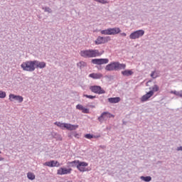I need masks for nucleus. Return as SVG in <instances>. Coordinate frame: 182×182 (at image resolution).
I'll return each instance as SVG.
<instances>
[{"label": "nucleus", "instance_id": "nucleus-1", "mask_svg": "<svg viewBox=\"0 0 182 182\" xmlns=\"http://www.w3.org/2000/svg\"><path fill=\"white\" fill-rule=\"evenodd\" d=\"M105 51L100 52L99 50L90 49L81 50L80 55L82 58H97L99 56H102V55H103Z\"/></svg>", "mask_w": 182, "mask_h": 182}, {"label": "nucleus", "instance_id": "nucleus-2", "mask_svg": "<svg viewBox=\"0 0 182 182\" xmlns=\"http://www.w3.org/2000/svg\"><path fill=\"white\" fill-rule=\"evenodd\" d=\"M122 69H126V64H122L119 62H112L105 67V70L108 72L122 70Z\"/></svg>", "mask_w": 182, "mask_h": 182}, {"label": "nucleus", "instance_id": "nucleus-3", "mask_svg": "<svg viewBox=\"0 0 182 182\" xmlns=\"http://www.w3.org/2000/svg\"><path fill=\"white\" fill-rule=\"evenodd\" d=\"M21 68L26 72H33L36 68L35 67V61H26L21 65Z\"/></svg>", "mask_w": 182, "mask_h": 182}, {"label": "nucleus", "instance_id": "nucleus-4", "mask_svg": "<svg viewBox=\"0 0 182 182\" xmlns=\"http://www.w3.org/2000/svg\"><path fill=\"white\" fill-rule=\"evenodd\" d=\"M122 32L120 28L115 27V28H109L105 30L101 31L102 35H117Z\"/></svg>", "mask_w": 182, "mask_h": 182}, {"label": "nucleus", "instance_id": "nucleus-5", "mask_svg": "<svg viewBox=\"0 0 182 182\" xmlns=\"http://www.w3.org/2000/svg\"><path fill=\"white\" fill-rule=\"evenodd\" d=\"M90 90L93 93H97V95H105L106 91L102 89V87L99 85H92L90 87Z\"/></svg>", "mask_w": 182, "mask_h": 182}, {"label": "nucleus", "instance_id": "nucleus-6", "mask_svg": "<svg viewBox=\"0 0 182 182\" xmlns=\"http://www.w3.org/2000/svg\"><path fill=\"white\" fill-rule=\"evenodd\" d=\"M144 35V30H138L132 32L129 35V39H139V38H141Z\"/></svg>", "mask_w": 182, "mask_h": 182}, {"label": "nucleus", "instance_id": "nucleus-7", "mask_svg": "<svg viewBox=\"0 0 182 182\" xmlns=\"http://www.w3.org/2000/svg\"><path fill=\"white\" fill-rule=\"evenodd\" d=\"M112 117H114V115L110 114L108 112H104L98 117V120L100 122V123H103V120H106L107 119H110Z\"/></svg>", "mask_w": 182, "mask_h": 182}, {"label": "nucleus", "instance_id": "nucleus-8", "mask_svg": "<svg viewBox=\"0 0 182 182\" xmlns=\"http://www.w3.org/2000/svg\"><path fill=\"white\" fill-rule=\"evenodd\" d=\"M93 65H106L109 63V59L107 58H95L92 60Z\"/></svg>", "mask_w": 182, "mask_h": 182}, {"label": "nucleus", "instance_id": "nucleus-9", "mask_svg": "<svg viewBox=\"0 0 182 182\" xmlns=\"http://www.w3.org/2000/svg\"><path fill=\"white\" fill-rule=\"evenodd\" d=\"M9 100L11 102H14V100H16L18 102V103H22V102H23V97L21 95H15L14 94H10Z\"/></svg>", "mask_w": 182, "mask_h": 182}, {"label": "nucleus", "instance_id": "nucleus-10", "mask_svg": "<svg viewBox=\"0 0 182 182\" xmlns=\"http://www.w3.org/2000/svg\"><path fill=\"white\" fill-rule=\"evenodd\" d=\"M79 164L77 166V168L80 171H86V168H85V167H87V166H89V164L85 161H79L78 162Z\"/></svg>", "mask_w": 182, "mask_h": 182}, {"label": "nucleus", "instance_id": "nucleus-11", "mask_svg": "<svg viewBox=\"0 0 182 182\" xmlns=\"http://www.w3.org/2000/svg\"><path fill=\"white\" fill-rule=\"evenodd\" d=\"M44 166H48V167H59L60 164L58 161H50L44 163Z\"/></svg>", "mask_w": 182, "mask_h": 182}, {"label": "nucleus", "instance_id": "nucleus-12", "mask_svg": "<svg viewBox=\"0 0 182 182\" xmlns=\"http://www.w3.org/2000/svg\"><path fill=\"white\" fill-rule=\"evenodd\" d=\"M151 96H153V91H149L141 97V102L142 103H144V102H147V100H149L150 97H151Z\"/></svg>", "mask_w": 182, "mask_h": 182}, {"label": "nucleus", "instance_id": "nucleus-13", "mask_svg": "<svg viewBox=\"0 0 182 182\" xmlns=\"http://www.w3.org/2000/svg\"><path fill=\"white\" fill-rule=\"evenodd\" d=\"M34 67L37 68H39L40 69H43L44 68H46V63L34 60Z\"/></svg>", "mask_w": 182, "mask_h": 182}, {"label": "nucleus", "instance_id": "nucleus-14", "mask_svg": "<svg viewBox=\"0 0 182 182\" xmlns=\"http://www.w3.org/2000/svg\"><path fill=\"white\" fill-rule=\"evenodd\" d=\"M70 171H72L71 168H60L58 170V174H70Z\"/></svg>", "mask_w": 182, "mask_h": 182}, {"label": "nucleus", "instance_id": "nucleus-15", "mask_svg": "<svg viewBox=\"0 0 182 182\" xmlns=\"http://www.w3.org/2000/svg\"><path fill=\"white\" fill-rule=\"evenodd\" d=\"M76 109L77 110H82V113H89V109L84 107V106L80 104L76 105Z\"/></svg>", "mask_w": 182, "mask_h": 182}, {"label": "nucleus", "instance_id": "nucleus-16", "mask_svg": "<svg viewBox=\"0 0 182 182\" xmlns=\"http://www.w3.org/2000/svg\"><path fill=\"white\" fill-rule=\"evenodd\" d=\"M102 43H106L105 37L99 36L95 41V45H102Z\"/></svg>", "mask_w": 182, "mask_h": 182}, {"label": "nucleus", "instance_id": "nucleus-17", "mask_svg": "<svg viewBox=\"0 0 182 182\" xmlns=\"http://www.w3.org/2000/svg\"><path fill=\"white\" fill-rule=\"evenodd\" d=\"M77 127H79V125H73L70 124H66L65 125V129H67V130H70V131L76 130Z\"/></svg>", "mask_w": 182, "mask_h": 182}, {"label": "nucleus", "instance_id": "nucleus-18", "mask_svg": "<svg viewBox=\"0 0 182 182\" xmlns=\"http://www.w3.org/2000/svg\"><path fill=\"white\" fill-rule=\"evenodd\" d=\"M90 77H92V79H101V77H103V75L101 73H91L89 75Z\"/></svg>", "mask_w": 182, "mask_h": 182}, {"label": "nucleus", "instance_id": "nucleus-19", "mask_svg": "<svg viewBox=\"0 0 182 182\" xmlns=\"http://www.w3.org/2000/svg\"><path fill=\"white\" fill-rule=\"evenodd\" d=\"M134 73H133V71L132 70H125L124 71H122V75H123V76H132L133 75Z\"/></svg>", "mask_w": 182, "mask_h": 182}, {"label": "nucleus", "instance_id": "nucleus-20", "mask_svg": "<svg viewBox=\"0 0 182 182\" xmlns=\"http://www.w3.org/2000/svg\"><path fill=\"white\" fill-rule=\"evenodd\" d=\"M108 102L109 103H119V102H120V97H116L108 98Z\"/></svg>", "mask_w": 182, "mask_h": 182}, {"label": "nucleus", "instance_id": "nucleus-21", "mask_svg": "<svg viewBox=\"0 0 182 182\" xmlns=\"http://www.w3.org/2000/svg\"><path fill=\"white\" fill-rule=\"evenodd\" d=\"M51 136L53 139H56V140H62V136L56 132H51Z\"/></svg>", "mask_w": 182, "mask_h": 182}, {"label": "nucleus", "instance_id": "nucleus-22", "mask_svg": "<svg viewBox=\"0 0 182 182\" xmlns=\"http://www.w3.org/2000/svg\"><path fill=\"white\" fill-rule=\"evenodd\" d=\"M54 124H55V126H58V127H60L61 129H66V124L65 123L56 122L54 123Z\"/></svg>", "mask_w": 182, "mask_h": 182}, {"label": "nucleus", "instance_id": "nucleus-23", "mask_svg": "<svg viewBox=\"0 0 182 182\" xmlns=\"http://www.w3.org/2000/svg\"><path fill=\"white\" fill-rule=\"evenodd\" d=\"M77 68H80V69H83V68L87 66V64L83 61H80V63H77Z\"/></svg>", "mask_w": 182, "mask_h": 182}, {"label": "nucleus", "instance_id": "nucleus-24", "mask_svg": "<svg viewBox=\"0 0 182 182\" xmlns=\"http://www.w3.org/2000/svg\"><path fill=\"white\" fill-rule=\"evenodd\" d=\"M141 180H142L143 181H145V182H149V181H151V176H141L140 177Z\"/></svg>", "mask_w": 182, "mask_h": 182}, {"label": "nucleus", "instance_id": "nucleus-25", "mask_svg": "<svg viewBox=\"0 0 182 182\" xmlns=\"http://www.w3.org/2000/svg\"><path fill=\"white\" fill-rule=\"evenodd\" d=\"M79 161H73L71 162H68L69 166H70V167H77V164H79Z\"/></svg>", "mask_w": 182, "mask_h": 182}, {"label": "nucleus", "instance_id": "nucleus-26", "mask_svg": "<svg viewBox=\"0 0 182 182\" xmlns=\"http://www.w3.org/2000/svg\"><path fill=\"white\" fill-rule=\"evenodd\" d=\"M85 139H89L90 140L92 139H96V136H94L93 134H86L85 135Z\"/></svg>", "mask_w": 182, "mask_h": 182}, {"label": "nucleus", "instance_id": "nucleus-27", "mask_svg": "<svg viewBox=\"0 0 182 182\" xmlns=\"http://www.w3.org/2000/svg\"><path fill=\"white\" fill-rule=\"evenodd\" d=\"M27 177H28V180H35V174H33L31 172H28L27 173Z\"/></svg>", "mask_w": 182, "mask_h": 182}, {"label": "nucleus", "instance_id": "nucleus-28", "mask_svg": "<svg viewBox=\"0 0 182 182\" xmlns=\"http://www.w3.org/2000/svg\"><path fill=\"white\" fill-rule=\"evenodd\" d=\"M159 87L157 86V85H154L152 87V90H150V92H153V95H154V92H159Z\"/></svg>", "mask_w": 182, "mask_h": 182}, {"label": "nucleus", "instance_id": "nucleus-29", "mask_svg": "<svg viewBox=\"0 0 182 182\" xmlns=\"http://www.w3.org/2000/svg\"><path fill=\"white\" fill-rule=\"evenodd\" d=\"M5 97H6V92L0 90V99H5Z\"/></svg>", "mask_w": 182, "mask_h": 182}, {"label": "nucleus", "instance_id": "nucleus-30", "mask_svg": "<svg viewBox=\"0 0 182 182\" xmlns=\"http://www.w3.org/2000/svg\"><path fill=\"white\" fill-rule=\"evenodd\" d=\"M96 2H99L100 4H102L103 5H105V4H109V1L107 0H94Z\"/></svg>", "mask_w": 182, "mask_h": 182}, {"label": "nucleus", "instance_id": "nucleus-31", "mask_svg": "<svg viewBox=\"0 0 182 182\" xmlns=\"http://www.w3.org/2000/svg\"><path fill=\"white\" fill-rule=\"evenodd\" d=\"M158 77L157 74H156V71H153L151 73V77H152V79H156Z\"/></svg>", "mask_w": 182, "mask_h": 182}, {"label": "nucleus", "instance_id": "nucleus-32", "mask_svg": "<svg viewBox=\"0 0 182 182\" xmlns=\"http://www.w3.org/2000/svg\"><path fill=\"white\" fill-rule=\"evenodd\" d=\"M43 9H44L45 12H48L49 14L52 12V9L49 7H45L43 8Z\"/></svg>", "mask_w": 182, "mask_h": 182}, {"label": "nucleus", "instance_id": "nucleus-33", "mask_svg": "<svg viewBox=\"0 0 182 182\" xmlns=\"http://www.w3.org/2000/svg\"><path fill=\"white\" fill-rule=\"evenodd\" d=\"M83 96H84V97H87V99H95V98H96V96H93V95H84Z\"/></svg>", "mask_w": 182, "mask_h": 182}, {"label": "nucleus", "instance_id": "nucleus-34", "mask_svg": "<svg viewBox=\"0 0 182 182\" xmlns=\"http://www.w3.org/2000/svg\"><path fill=\"white\" fill-rule=\"evenodd\" d=\"M171 93L172 95H175L176 96H179V95H180V91H176V90H174V91H171Z\"/></svg>", "mask_w": 182, "mask_h": 182}, {"label": "nucleus", "instance_id": "nucleus-35", "mask_svg": "<svg viewBox=\"0 0 182 182\" xmlns=\"http://www.w3.org/2000/svg\"><path fill=\"white\" fill-rule=\"evenodd\" d=\"M104 39H105V43H107V42H109V41H110V37L107 36V37H104Z\"/></svg>", "mask_w": 182, "mask_h": 182}, {"label": "nucleus", "instance_id": "nucleus-36", "mask_svg": "<svg viewBox=\"0 0 182 182\" xmlns=\"http://www.w3.org/2000/svg\"><path fill=\"white\" fill-rule=\"evenodd\" d=\"M177 151H182V146H178L176 149Z\"/></svg>", "mask_w": 182, "mask_h": 182}, {"label": "nucleus", "instance_id": "nucleus-37", "mask_svg": "<svg viewBox=\"0 0 182 182\" xmlns=\"http://www.w3.org/2000/svg\"><path fill=\"white\" fill-rule=\"evenodd\" d=\"M179 97H182V90L179 91Z\"/></svg>", "mask_w": 182, "mask_h": 182}, {"label": "nucleus", "instance_id": "nucleus-38", "mask_svg": "<svg viewBox=\"0 0 182 182\" xmlns=\"http://www.w3.org/2000/svg\"><path fill=\"white\" fill-rule=\"evenodd\" d=\"M121 35H122V36H127L126 33H122Z\"/></svg>", "mask_w": 182, "mask_h": 182}, {"label": "nucleus", "instance_id": "nucleus-39", "mask_svg": "<svg viewBox=\"0 0 182 182\" xmlns=\"http://www.w3.org/2000/svg\"><path fill=\"white\" fill-rule=\"evenodd\" d=\"M77 136H79L78 134H75V137H77Z\"/></svg>", "mask_w": 182, "mask_h": 182}, {"label": "nucleus", "instance_id": "nucleus-40", "mask_svg": "<svg viewBox=\"0 0 182 182\" xmlns=\"http://www.w3.org/2000/svg\"><path fill=\"white\" fill-rule=\"evenodd\" d=\"M4 161V158H0V161Z\"/></svg>", "mask_w": 182, "mask_h": 182}, {"label": "nucleus", "instance_id": "nucleus-41", "mask_svg": "<svg viewBox=\"0 0 182 182\" xmlns=\"http://www.w3.org/2000/svg\"><path fill=\"white\" fill-rule=\"evenodd\" d=\"M105 146H102V149H105Z\"/></svg>", "mask_w": 182, "mask_h": 182}, {"label": "nucleus", "instance_id": "nucleus-42", "mask_svg": "<svg viewBox=\"0 0 182 182\" xmlns=\"http://www.w3.org/2000/svg\"><path fill=\"white\" fill-rule=\"evenodd\" d=\"M1 153H2L1 151H0V154H1Z\"/></svg>", "mask_w": 182, "mask_h": 182}]
</instances>
